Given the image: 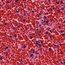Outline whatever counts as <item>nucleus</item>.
<instances>
[{
    "label": "nucleus",
    "mask_w": 65,
    "mask_h": 65,
    "mask_svg": "<svg viewBox=\"0 0 65 65\" xmlns=\"http://www.w3.org/2000/svg\"><path fill=\"white\" fill-rule=\"evenodd\" d=\"M14 37H17V36L16 35V36H14Z\"/></svg>",
    "instance_id": "30"
},
{
    "label": "nucleus",
    "mask_w": 65,
    "mask_h": 65,
    "mask_svg": "<svg viewBox=\"0 0 65 65\" xmlns=\"http://www.w3.org/2000/svg\"><path fill=\"white\" fill-rule=\"evenodd\" d=\"M21 4H20V5H19L18 6V7H19V6H21Z\"/></svg>",
    "instance_id": "27"
},
{
    "label": "nucleus",
    "mask_w": 65,
    "mask_h": 65,
    "mask_svg": "<svg viewBox=\"0 0 65 65\" xmlns=\"http://www.w3.org/2000/svg\"><path fill=\"white\" fill-rule=\"evenodd\" d=\"M35 42H36V44H38V45H39V43H40V42L38 41H36Z\"/></svg>",
    "instance_id": "1"
},
{
    "label": "nucleus",
    "mask_w": 65,
    "mask_h": 65,
    "mask_svg": "<svg viewBox=\"0 0 65 65\" xmlns=\"http://www.w3.org/2000/svg\"><path fill=\"white\" fill-rule=\"evenodd\" d=\"M60 26H58V28H60Z\"/></svg>",
    "instance_id": "46"
},
{
    "label": "nucleus",
    "mask_w": 65,
    "mask_h": 65,
    "mask_svg": "<svg viewBox=\"0 0 65 65\" xmlns=\"http://www.w3.org/2000/svg\"><path fill=\"white\" fill-rule=\"evenodd\" d=\"M61 33H63V31H61Z\"/></svg>",
    "instance_id": "44"
},
{
    "label": "nucleus",
    "mask_w": 65,
    "mask_h": 65,
    "mask_svg": "<svg viewBox=\"0 0 65 65\" xmlns=\"http://www.w3.org/2000/svg\"><path fill=\"white\" fill-rule=\"evenodd\" d=\"M44 19H45L47 20V17L46 16L44 17Z\"/></svg>",
    "instance_id": "7"
},
{
    "label": "nucleus",
    "mask_w": 65,
    "mask_h": 65,
    "mask_svg": "<svg viewBox=\"0 0 65 65\" xmlns=\"http://www.w3.org/2000/svg\"><path fill=\"white\" fill-rule=\"evenodd\" d=\"M26 46H24L23 47L24 48H25L26 47Z\"/></svg>",
    "instance_id": "14"
},
{
    "label": "nucleus",
    "mask_w": 65,
    "mask_h": 65,
    "mask_svg": "<svg viewBox=\"0 0 65 65\" xmlns=\"http://www.w3.org/2000/svg\"><path fill=\"white\" fill-rule=\"evenodd\" d=\"M23 64V63L22 62H21L20 63V65H22Z\"/></svg>",
    "instance_id": "12"
},
{
    "label": "nucleus",
    "mask_w": 65,
    "mask_h": 65,
    "mask_svg": "<svg viewBox=\"0 0 65 65\" xmlns=\"http://www.w3.org/2000/svg\"><path fill=\"white\" fill-rule=\"evenodd\" d=\"M41 43H42V42H43V41H41Z\"/></svg>",
    "instance_id": "43"
},
{
    "label": "nucleus",
    "mask_w": 65,
    "mask_h": 65,
    "mask_svg": "<svg viewBox=\"0 0 65 65\" xmlns=\"http://www.w3.org/2000/svg\"><path fill=\"white\" fill-rule=\"evenodd\" d=\"M16 11L17 13H19V12H18V10H16Z\"/></svg>",
    "instance_id": "34"
},
{
    "label": "nucleus",
    "mask_w": 65,
    "mask_h": 65,
    "mask_svg": "<svg viewBox=\"0 0 65 65\" xmlns=\"http://www.w3.org/2000/svg\"><path fill=\"white\" fill-rule=\"evenodd\" d=\"M62 35L63 36H64V35H65V34H62Z\"/></svg>",
    "instance_id": "32"
},
{
    "label": "nucleus",
    "mask_w": 65,
    "mask_h": 65,
    "mask_svg": "<svg viewBox=\"0 0 65 65\" xmlns=\"http://www.w3.org/2000/svg\"><path fill=\"white\" fill-rule=\"evenodd\" d=\"M49 32H51V33H52V31L51 30H50V31H49Z\"/></svg>",
    "instance_id": "17"
},
{
    "label": "nucleus",
    "mask_w": 65,
    "mask_h": 65,
    "mask_svg": "<svg viewBox=\"0 0 65 65\" xmlns=\"http://www.w3.org/2000/svg\"><path fill=\"white\" fill-rule=\"evenodd\" d=\"M45 22H46V21H45L44 20L43 21V23H45Z\"/></svg>",
    "instance_id": "25"
},
{
    "label": "nucleus",
    "mask_w": 65,
    "mask_h": 65,
    "mask_svg": "<svg viewBox=\"0 0 65 65\" xmlns=\"http://www.w3.org/2000/svg\"><path fill=\"white\" fill-rule=\"evenodd\" d=\"M4 25H5V26H6V24L5 23L4 24Z\"/></svg>",
    "instance_id": "38"
},
{
    "label": "nucleus",
    "mask_w": 65,
    "mask_h": 65,
    "mask_svg": "<svg viewBox=\"0 0 65 65\" xmlns=\"http://www.w3.org/2000/svg\"><path fill=\"white\" fill-rule=\"evenodd\" d=\"M23 22H25V19H23Z\"/></svg>",
    "instance_id": "18"
},
{
    "label": "nucleus",
    "mask_w": 65,
    "mask_h": 65,
    "mask_svg": "<svg viewBox=\"0 0 65 65\" xmlns=\"http://www.w3.org/2000/svg\"><path fill=\"white\" fill-rule=\"evenodd\" d=\"M54 45L55 47L56 48H57V46L55 44H54Z\"/></svg>",
    "instance_id": "4"
},
{
    "label": "nucleus",
    "mask_w": 65,
    "mask_h": 65,
    "mask_svg": "<svg viewBox=\"0 0 65 65\" xmlns=\"http://www.w3.org/2000/svg\"><path fill=\"white\" fill-rule=\"evenodd\" d=\"M1 7H2V6L1 5Z\"/></svg>",
    "instance_id": "61"
},
{
    "label": "nucleus",
    "mask_w": 65,
    "mask_h": 65,
    "mask_svg": "<svg viewBox=\"0 0 65 65\" xmlns=\"http://www.w3.org/2000/svg\"><path fill=\"white\" fill-rule=\"evenodd\" d=\"M51 11H53V9L51 10Z\"/></svg>",
    "instance_id": "54"
},
{
    "label": "nucleus",
    "mask_w": 65,
    "mask_h": 65,
    "mask_svg": "<svg viewBox=\"0 0 65 65\" xmlns=\"http://www.w3.org/2000/svg\"><path fill=\"white\" fill-rule=\"evenodd\" d=\"M50 38H51V39H52V37H51V36H50Z\"/></svg>",
    "instance_id": "35"
},
{
    "label": "nucleus",
    "mask_w": 65,
    "mask_h": 65,
    "mask_svg": "<svg viewBox=\"0 0 65 65\" xmlns=\"http://www.w3.org/2000/svg\"><path fill=\"white\" fill-rule=\"evenodd\" d=\"M38 18L39 17V16H38Z\"/></svg>",
    "instance_id": "56"
},
{
    "label": "nucleus",
    "mask_w": 65,
    "mask_h": 65,
    "mask_svg": "<svg viewBox=\"0 0 65 65\" xmlns=\"http://www.w3.org/2000/svg\"><path fill=\"white\" fill-rule=\"evenodd\" d=\"M60 3H61V4H62L63 3V1H61Z\"/></svg>",
    "instance_id": "6"
},
{
    "label": "nucleus",
    "mask_w": 65,
    "mask_h": 65,
    "mask_svg": "<svg viewBox=\"0 0 65 65\" xmlns=\"http://www.w3.org/2000/svg\"><path fill=\"white\" fill-rule=\"evenodd\" d=\"M61 10H65V9L64 8L62 7L61 8Z\"/></svg>",
    "instance_id": "3"
},
{
    "label": "nucleus",
    "mask_w": 65,
    "mask_h": 65,
    "mask_svg": "<svg viewBox=\"0 0 65 65\" xmlns=\"http://www.w3.org/2000/svg\"><path fill=\"white\" fill-rule=\"evenodd\" d=\"M7 2L8 3H9V1H7Z\"/></svg>",
    "instance_id": "33"
},
{
    "label": "nucleus",
    "mask_w": 65,
    "mask_h": 65,
    "mask_svg": "<svg viewBox=\"0 0 65 65\" xmlns=\"http://www.w3.org/2000/svg\"><path fill=\"white\" fill-rule=\"evenodd\" d=\"M46 34H48V32H47V31H46Z\"/></svg>",
    "instance_id": "28"
},
{
    "label": "nucleus",
    "mask_w": 65,
    "mask_h": 65,
    "mask_svg": "<svg viewBox=\"0 0 65 65\" xmlns=\"http://www.w3.org/2000/svg\"><path fill=\"white\" fill-rule=\"evenodd\" d=\"M17 1H19V0H17Z\"/></svg>",
    "instance_id": "63"
},
{
    "label": "nucleus",
    "mask_w": 65,
    "mask_h": 65,
    "mask_svg": "<svg viewBox=\"0 0 65 65\" xmlns=\"http://www.w3.org/2000/svg\"><path fill=\"white\" fill-rule=\"evenodd\" d=\"M34 53H35V51L34 50H33V52H32V53L34 54Z\"/></svg>",
    "instance_id": "15"
},
{
    "label": "nucleus",
    "mask_w": 65,
    "mask_h": 65,
    "mask_svg": "<svg viewBox=\"0 0 65 65\" xmlns=\"http://www.w3.org/2000/svg\"><path fill=\"white\" fill-rule=\"evenodd\" d=\"M39 14H40V15L41 16V13H40Z\"/></svg>",
    "instance_id": "26"
},
{
    "label": "nucleus",
    "mask_w": 65,
    "mask_h": 65,
    "mask_svg": "<svg viewBox=\"0 0 65 65\" xmlns=\"http://www.w3.org/2000/svg\"><path fill=\"white\" fill-rule=\"evenodd\" d=\"M15 2H17V0L15 1Z\"/></svg>",
    "instance_id": "53"
},
{
    "label": "nucleus",
    "mask_w": 65,
    "mask_h": 65,
    "mask_svg": "<svg viewBox=\"0 0 65 65\" xmlns=\"http://www.w3.org/2000/svg\"><path fill=\"white\" fill-rule=\"evenodd\" d=\"M65 23V20L64 21V22H63V23Z\"/></svg>",
    "instance_id": "47"
},
{
    "label": "nucleus",
    "mask_w": 65,
    "mask_h": 65,
    "mask_svg": "<svg viewBox=\"0 0 65 65\" xmlns=\"http://www.w3.org/2000/svg\"><path fill=\"white\" fill-rule=\"evenodd\" d=\"M51 50V48H49V51H50Z\"/></svg>",
    "instance_id": "24"
},
{
    "label": "nucleus",
    "mask_w": 65,
    "mask_h": 65,
    "mask_svg": "<svg viewBox=\"0 0 65 65\" xmlns=\"http://www.w3.org/2000/svg\"><path fill=\"white\" fill-rule=\"evenodd\" d=\"M13 30L15 31V28H14V27H13Z\"/></svg>",
    "instance_id": "10"
},
{
    "label": "nucleus",
    "mask_w": 65,
    "mask_h": 65,
    "mask_svg": "<svg viewBox=\"0 0 65 65\" xmlns=\"http://www.w3.org/2000/svg\"><path fill=\"white\" fill-rule=\"evenodd\" d=\"M26 30H27L28 29V28H26Z\"/></svg>",
    "instance_id": "57"
},
{
    "label": "nucleus",
    "mask_w": 65,
    "mask_h": 65,
    "mask_svg": "<svg viewBox=\"0 0 65 65\" xmlns=\"http://www.w3.org/2000/svg\"><path fill=\"white\" fill-rule=\"evenodd\" d=\"M36 30H39V29H37Z\"/></svg>",
    "instance_id": "39"
},
{
    "label": "nucleus",
    "mask_w": 65,
    "mask_h": 65,
    "mask_svg": "<svg viewBox=\"0 0 65 65\" xmlns=\"http://www.w3.org/2000/svg\"><path fill=\"white\" fill-rule=\"evenodd\" d=\"M9 7H8V9H9Z\"/></svg>",
    "instance_id": "55"
},
{
    "label": "nucleus",
    "mask_w": 65,
    "mask_h": 65,
    "mask_svg": "<svg viewBox=\"0 0 65 65\" xmlns=\"http://www.w3.org/2000/svg\"><path fill=\"white\" fill-rule=\"evenodd\" d=\"M4 55H6V53H5V52L4 53Z\"/></svg>",
    "instance_id": "50"
},
{
    "label": "nucleus",
    "mask_w": 65,
    "mask_h": 65,
    "mask_svg": "<svg viewBox=\"0 0 65 65\" xmlns=\"http://www.w3.org/2000/svg\"><path fill=\"white\" fill-rule=\"evenodd\" d=\"M48 23V21H46V24H47V23Z\"/></svg>",
    "instance_id": "19"
},
{
    "label": "nucleus",
    "mask_w": 65,
    "mask_h": 65,
    "mask_svg": "<svg viewBox=\"0 0 65 65\" xmlns=\"http://www.w3.org/2000/svg\"><path fill=\"white\" fill-rule=\"evenodd\" d=\"M2 1H3V0H1Z\"/></svg>",
    "instance_id": "59"
},
{
    "label": "nucleus",
    "mask_w": 65,
    "mask_h": 65,
    "mask_svg": "<svg viewBox=\"0 0 65 65\" xmlns=\"http://www.w3.org/2000/svg\"><path fill=\"white\" fill-rule=\"evenodd\" d=\"M64 63L65 64V61L64 62Z\"/></svg>",
    "instance_id": "64"
},
{
    "label": "nucleus",
    "mask_w": 65,
    "mask_h": 65,
    "mask_svg": "<svg viewBox=\"0 0 65 65\" xmlns=\"http://www.w3.org/2000/svg\"><path fill=\"white\" fill-rule=\"evenodd\" d=\"M52 9H53V10H54V9H55V8H53Z\"/></svg>",
    "instance_id": "40"
},
{
    "label": "nucleus",
    "mask_w": 65,
    "mask_h": 65,
    "mask_svg": "<svg viewBox=\"0 0 65 65\" xmlns=\"http://www.w3.org/2000/svg\"><path fill=\"white\" fill-rule=\"evenodd\" d=\"M17 26L18 28H20V26Z\"/></svg>",
    "instance_id": "48"
},
{
    "label": "nucleus",
    "mask_w": 65,
    "mask_h": 65,
    "mask_svg": "<svg viewBox=\"0 0 65 65\" xmlns=\"http://www.w3.org/2000/svg\"><path fill=\"white\" fill-rule=\"evenodd\" d=\"M0 59L1 60H2V57H1Z\"/></svg>",
    "instance_id": "23"
},
{
    "label": "nucleus",
    "mask_w": 65,
    "mask_h": 65,
    "mask_svg": "<svg viewBox=\"0 0 65 65\" xmlns=\"http://www.w3.org/2000/svg\"><path fill=\"white\" fill-rule=\"evenodd\" d=\"M39 27H40L41 26V24H40L39 25Z\"/></svg>",
    "instance_id": "20"
},
{
    "label": "nucleus",
    "mask_w": 65,
    "mask_h": 65,
    "mask_svg": "<svg viewBox=\"0 0 65 65\" xmlns=\"http://www.w3.org/2000/svg\"><path fill=\"white\" fill-rule=\"evenodd\" d=\"M9 37L10 38H12V37L11 36H9Z\"/></svg>",
    "instance_id": "22"
},
{
    "label": "nucleus",
    "mask_w": 65,
    "mask_h": 65,
    "mask_svg": "<svg viewBox=\"0 0 65 65\" xmlns=\"http://www.w3.org/2000/svg\"><path fill=\"white\" fill-rule=\"evenodd\" d=\"M43 22H41V25H43Z\"/></svg>",
    "instance_id": "21"
},
{
    "label": "nucleus",
    "mask_w": 65,
    "mask_h": 65,
    "mask_svg": "<svg viewBox=\"0 0 65 65\" xmlns=\"http://www.w3.org/2000/svg\"><path fill=\"white\" fill-rule=\"evenodd\" d=\"M38 36H40V34H38Z\"/></svg>",
    "instance_id": "42"
},
{
    "label": "nucleus",
    "mask_w": 65,
    "mask_h": 65,
    "mask_svg": "<svg viewBox=\"0 0 65 65\" xmlns=\"http://www.w3.org/2000/svg\"><path fill=\"white\" fill-rule=\"evenodd\" d=\"M15 26H18V25H15Z\"/></svg>",
    "instance_id": "45"
},
{
    "label": "nucleus",
    "mask_w": 65,
    "mask_h": 65,
    "mask_svg": "<svg viewBox=\"0 0 65 65\" xmlns=\"http://www.w3.org/2000/svg\"><path fill=\"white\" fill-rule=\"evenodd\" d=\"M8 46H7L6 48H4V50H6V49H8Z\"/></svg>",
    "instance_id": "2"
},
{
    "label": "nucleus",
    "mask_w": 65,
    "mask_h": 65,
    "mask_svg": "<svg viewBox=\"0 0 65 65\" xmlns=\"http://www.w3.org/2000/svg\"><path fill=\"white\" fill-rule=\"evenodd\" d=\"M61 54H63V52H61Z\"/></svg>",
    "instance_id": "49"
},
{
    "label": "nucleus",
    "mask_w": 65,
    "mask_h": 65,
    "mask_svg": "<svg viewBox=\"0 0 65 65\" xmlns=\"http://www.w3.org/2000/svg\"><path fill=\"white\" fill-rule=\"evenodd\" d=\"M61 64H63L62 62H61Z\"/></svg>",
    "instance_id": "36"
},
{
    "label": "nucleus",
    "mask_w": 65,
    "mask_h": 65,
    "mask_svg": "<svg viewBox=\"0 0 65 65\" xmlns=\"http://www.w3.org/2000/svg\"><path fill=\"white\" fill-rule=\"evenodd\" d=\"M30 37L31 39H32V36H30Z\"/></svg>",
    "instance_id": "29"
},
{
    "label": "nucleus",
    "mask_w": 65,
    "mask_h": 65,
    "mask_svg": "<svg viewBox=\"0 0 65 65\" xmlns=\"http://www.w3.org/2000/svg\"><path fill=\"white\" fill-rule=\"evenodd\" d=\"M33 55L32 54H31L30 55V57H32V56H33Z\"/></svg>",
    "instance_id": "9"
},
{
    "label": "nucleus",
    "mask_w": 65,
    "mask_h": 65,
    "mask_svg": "<svg viewBox=\"0 0 65 65\" xmlns=\"http://www.w3.org/2000/svg\"><path fill=\"white\" fill-rule=\"evenodd\" d=\"M59 4V2H57V4Z\"/></svg>",
    "instance_id": "16"
},
{
    "label": "nucleus",
    "mask_w": 65,
    "mask_h": 65,
    "mask_svg": "<svg viewBox=\"0 0 65 65\" xmlns=\"http://www.w3.org/2000/svg\"><path fill=\"white\" fill-rule=\"evenodd\" d=\"M12 5H14V4H12Z\"/></svg>",
    "instance_id": "62"
},
{
    "label": "nucleus",
    "mask_w": 65,
    "mask_h": 65,
    "mask_svg": "<svg viewBox=\"0 0 65 65\" xmlns=\"http://www.w3.org/2000/svg\"><path fill=\"white\" fill-rule=\"evenodd\" d=\"M8 53H7L6 54V55H8Z\"/></svg>",
    "instance_id": "51"
},
{
    "label": "nucleus",
    "mask_w": 65,
    "mask_h": 65,
    "mask_svg": "<svg viewBox=\"0 0 65 65\" xmlns=\"http://www.w3.org/2000/svg\"><path fill=\"white\" fill-rule=\"evenodd\" d=\"M35 58H34L33 59V60H35Z\"/></svg>",
    "instance_id": "52"
},
{
    "label": "nucleus",
    "mask_w": 65,
    "mask_h": 65,
    "mask_svg": "<svg viewBox=\"0 0 65 65\" xmlns=\"http://www.w3.org/2000/svg\"><path fill=\"white\" fill-rule=\"evenodd\" d=\"M39 32L40 33H41V31H39Z\"/></svg>",
    "instance_id": "37"
},
{
    "label": "nucleus",
    "mask_w": 65,
    "mask_h": 65,
    "mask_svg": "<svg viewBox=\"0 0 65 65\" xmlns=\"http://www.w3.org/2000/svg\"><path fill=\"white\" fill-rule=\"evenodd\" d=\"M39 54V53H35V55H38V54Z\"/></svg>",
    "instance_id": "11"
},
{
    "label": "nucleus",
    "mask_w": 65,
    "mask_h": 65,
    "mask_svg": "<svg viewBox=\"0 0 65 65\" xmlns=\"http://www.w3.org/2000/svg\"><path fill=\"white\" fill-rule=\"evenodd\" d=\"M32 12H34V11L33 10H32Z\"/></svg>",
    "instance_id": "41"
},
{
    "label": "nucleus",
    "mask_w": 65,
    "mask_h": 65,
    "mask_svg": "<svg viewBox=\"0 0 65 65\" xmlns=\"http://www.w3.org/2000/svg\"><path fill=\"white\" fill-rule=\"evenodd\" d=\"M24 16L26 15V12H24Z\"/></svg>",
    "instance_id": "8"
},
{
    "label": "nucleus",
    "mask_w": 65,
    "mask_h": 65,
    "mask_svg": "<svg viewBox=\"0 0 65 65\" xmlns=\"http://www.w3.org/2000/svg\"><path fill=\"white\" fill-rule=\"evenodd\" d=\"M38 45H39V46H40V47H41L42 46L40 44H39Z\"/></svg>",
    "instance_id": "5"
},
{
    "label": "nucleus",
    "mask_w": 65,
    "mask_h": 65,
    "mask_svg": "<svg viewBox=\"0 0 65 65\" xmlns=\"http://www.w3.org/2000/svg\"><path fill=\"white\" fill-rule=\"evenodd\" d=\"M29 12L30 13H32V11H29Z\"/></svg>",
    "instance_id": "31"
},
{
    "label": "nucleus",
    "mask_w": 65,
    "mask_h": 65,
    "mask_svg": "<svg viewBox=\"0 0 65 65\" xmlns=\"http://www.w3.org/2000/svg\"><path fill=\"white\" fill-rule=\"evenodd\" d=\"M34 34V35H35V33H34V34Z\"/></svg>",
    "instance_id": "58"
},
{
    "label": "nucleus",
    "mask_w": 65,
    "mask_h": 65,
    "mask_svg": "<svg viewBox=\"0 0 65 65\" xmlns=\"http://www.w3.org/2000/svg\"><path fill=\"white\" fill-rule=\"evenodd\" d=\"M19 11H19V10H18V12H19Z\"/></svg>",
    "instance_id": "60"
},
{
    "label": "nucleus",
    "mask_w": 65,
    "mask_h": 65,
    "mask_svg": "<svg viewBox=\"0 0 65 65\" xmlns=\"http://www.w3.org/2000/svg\"><path fill=\"white\" fill-rule=\"evenodd\" d=\"M53 21V19H51L50 20V22H52Z\"/></svg>",
    "instance_id": "13"
}]
</instances>
